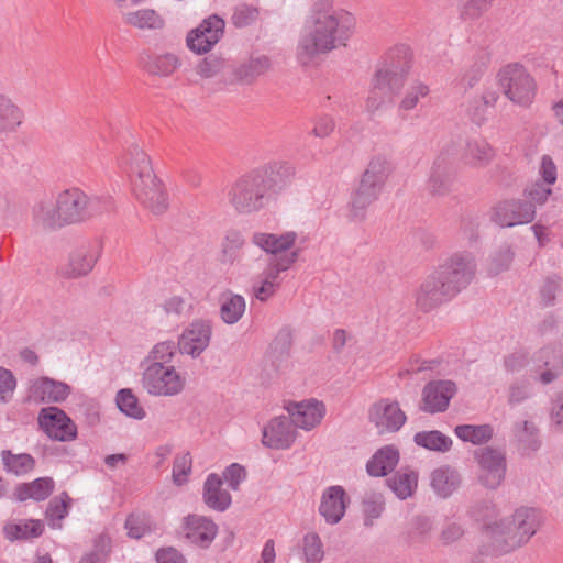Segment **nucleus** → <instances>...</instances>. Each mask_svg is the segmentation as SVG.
<instances>
[{"label": "nucleus", "mask_w": 563, "mask_h": 563, "mask_svg": "<svg viewBox=\"0 0 563 563\" xmlns=\"http://www.w3.org/2000/svg\"><path fill=\"white\" fill-rule=\"evenodd\" d=\"M211 333L212 329L209 321L194 320L178 339L179 352L191 357H198L209 346Z\"/></svg>", "instance_id": "aec40b11"}, {"label": "nucleus", "mask_w": 563, "mask_h": 563, "mask_svg": "<svg viewBox=\"0 0 563 563\" xmlns=\"http://www.w3.org/2000/svg\"><path fill=\"white\" fill-rule=\"evenodd\" d=\"M552 194V189L550 186L544 183L536 181L530 186L525 188L523 195L527 199H529V203H531L534 208L536 205H543L547 202L549 196Z\"/></svg>", "instance_id": "bf43d9fd"}, {"label": "nucleus", "mask_w": 563, "mask_h": 563, "mask_svg": "<svg viewBox=\"0 0 563 563\" xmlns=\"http://www.w3.org/2000/svg\"><path fill=\"white\" fill-rule=\"evenodd\" d=\"M455 295L440 275L434 271L420 285L416 292V305L423 311L428 312L442 303L451 300Z\"/></svg>", "instance_id": "dca6fc26"}, {"label": "nucleus", "mask_w": 563, "mask_h": 563, "mask_svg": "<svg viewBox=\"0 0 563 563\" xmlns=\"http://www.w3.org/2000/svg\"><path fill=\"white\" fill-rule=\"evenodd\" d=\"M37 420L41 429L53 440L67 442L77 435L76 424L57 407L41 409Z\"/></svg>", "instance_id": "ddd939ff"}, {"label": "nucleus", "mask_w": 563, "mask_h": 563, "mask_svg": "<svg viewBox=\"0 0 563 563\" xmlns=\"http://www.w3.org/2000/svg\"><path fill=\"white\" fill-rule=\"evenodd\" d=\"M384 511V503L380 497L372 496L363 501V512L365 516L364 525L369 528L373 520L380 517Z\"/></svg>", "instance_id": "680f3d73"}, {"label": "nucleus", "mask_w": 563, "mask_h": 563, "mask_svg": "<svg viewBox=\"0 0 563 563\" xmlns=\"http://www.w3.org/2000/svg\"><path fill=\"white\" fill-rule=\"evenodd\" d=\"M494 0H459V16L464 22H474L492 7Z\"/></svg>", "instance_id": "de8ad7c7"}, {"label": "nucleus", "mask_w": 563, "mask_h": 563, "mask_svg": "<svg viewBox=\"0 0 563 563\" xmlns=\"http://www.w3.org/2000/svg\"><path fill=\"white\" fill-rule=\"evenodd\" d=\"M296 239L297 234L295 232H286L282 235L264 232L253 234L252 242L267 254H271L266 260V267L258 278L267 279V282L279 287L277 282L279 274L289 269L298 258V251L284 254L285 251L292 247Z\"/></svg>", "instance_id": "39448f33"}, {"label": "nucleus", "mask_w": 563, "mask_h": 563, "mask_svg": "<svg viewBox=\"0 0 563 563\" xmlns=\"http://www.w3.org/2000/svg\"><path fill=\"white\" fill-rule=\"evenodd\" d=\"M185 531L191 543L207 549L218 533V526L210 518L194 514L185 518Z\"/></svg>", "instance_id": "393cba45"}, {"label": "nucleus", "mask_w": 563, "mask_h": 563, "mask_svg": "<svg viewBox=\"0 0 563 563\" xmlns=\"http://www.w3.org/2000/svg\"><path fill=\"white\" fill-rule=\"evenodd\" d=\"M295 439L296 428L287 416L271 419L263 429L262 443L269 449H288Z\"/></svg>", "instance_id": "4be33fe9"}, {"label": "nucleus", "mask_w": 563, "mask_h": 563, "mask_svg": "<svg viewBox=\"0 0 563 563\" xmlns=\"http://www.w3.org/2000/svg\"><path fill=\"white\" fill-rule=\"evenodd\" d=\"M515 437L525 452H533L539 448L538 429L532 422L517 423L514 429Z\"/></svg>", "instance_id": "8fccbe9b"}, {"label": "nucleus", "mask_w": 563, "mask_h": 563, "mask_svg": "<svg viewBox=\"0 0 563 563\" xmlns=\"http://www.w3.org/2000/svg\"><path fill=\"white\" fill-rule=\"evenodd\" d=\"M514 253L509 245H503L492 257L488 272L492 275H498L506 271L512 262Z\"/></svg>", "instance_id": "4d7b16f0"}, {"label": "nucleus", "mask_w": 563, "mask_h": 563, "mask_svg": "<svg viewBox=\"0 0 563 563\" xmlns=\"http://www.w3.org/2000/svg\"><path fill=\"white\" fill-rule=\"evenodd\" d=\"M517 525V536H512V544H525L540 527L539 512L533 508L521 507L511 516Z\"/></svg>", "instance_id": "c85d7f7f"}, {"label": "nucleus", "mask_w": 563, "mask_h": 563, "mask_svg": "<svg viewBox=\"0 0 563 563\" xmlns=\"http://www.w3.org/2000/svg\"><path fill=\"white\" fill-rule=\"evenodd\" d=\"M118 408L129 417L134 419H142L145 411L139 405L137 398L133 395L131 389H121L117 395Z\"/></svg>", "instance_id": "3c124183"}, {"label": "nucleus", "mask_w": 563, "mask_h": 563, "mask_svg": "<svg viewBox=\"0 0 563 563\" xmlns=\"http://www.w3.org/2000/svg\"><path fill=\"white\" fill-rule=\"evenodd\" d=\"M486 534L492 540L493 551L495 553H507L522 544H512V536H517V525H514V519L506 518L499 522L486 523Z\"/></svg>", "instance_id": "a878e982"}, {"label": "nucleus", "mask_w": 563, "mask_h": 563, "mask_svg": "<svg viewBox=\"0 0 563 563\" xmlns=\"http://www.w3.org/2000/svg\"><path fill=\"white\" fill-rule=\"evenodd\" d=\"M399 81H388L384 77L375 73L373 87L366 100V108L374 113L385 103L391 100L393 96L398 93L401 88L398 87Z\"/></svg>", "instance_id": "2f4dec72"}, {"label": "nucleus", "mask_w": 563, "mask_h": 563, "mask_svg": "<svg viewBox=\"0 0 563 563\" xmlns=\"http://www.w3.org/2000/svg\"><path fill=\"white\" fill-rule=\"evenodd\" d=\"M246 309L243 296L228 290L220 296V318L227 324L239 322Z\"/></svg>", "instance_id": "f704fd0d"}, {"label": "nucleus", "mask_w": 563, "mask_h": 563, "mask_svg": "<svg viewBox=\"0 0 563 563\" xmlns=\"http://www.w3.org/2000/svg\"><path fill=\"white\" fill-rule=\"evenodd\" d=\"M432 530V522L429 518L418 516L412 519L408 538L411 541H424Z\"/></svg>", "instance_id": "052dcab7"}, {"label": "nucleus", "mask_w": 563, "mask_h": 563, "mask_svg": "<svg viewBox=\"0 0 563 563\" xmlns=\"http://www.w3.org/2000/svg\"><path fill=\"white\" fill-rule=\"evenodd\" d=\"M478 463V481L489 489H496L503 483L506 475V456L501 450L485 446L474 452Z\"/></svg>", "instance_id": "9d476101"}, {"label": "nucleus", "mask_w": 563, "mask_h": 563, "mask_svg": "<svg viewBox=\"0 0 563 563\" xmlns=\"http://www.w3.org/2000/svg\"><path fill=\"white\" fill-rule=\"evenodd\" d=\"M456 145L448 143L435 156L426 184L430 196L435 198L445 197L452 191L456 177Z\"/></svg>", "instance_id": "423d86ee"}, {"label": "nucleus", "mask_w": 563, "mask_h": 563, "mask_svg": "<svg viewBox=\"0 0 563 563\" xmlns=\"http://www.w3.org/2000/svg\"><path fill=\"white\" fill-rule=\"evenodd\" d=\"M224 67V60L216 55H209L198 63L196 73L201 78H212L217 76Z\"/></svg>", "instance_id": "13d9d810"}, {"label": "nucleus", "mask_w": 563, "mask_h": 563, "mask_svg": "<svg viewBox=\"0 0 563 563\" xmlns=\"http://www.w3.org/2000/svg\"><path fill=\"white\" fill-rule=\"evenodd\" d=\"M109 197L89 195L77 186L59 190L54 200H37L31 210L32 225L41 233H55L66 227L78 225L110 212Z\"/></svg>", "instance_id": "f257e3e1"}, {"label": "nucleus", "mask_w": 563, "mask_h": 563, "mask_svg": "<svg viewBox=\"0 0 563 563\" xmlns=\"http://www.w3.org/2000/svg\"><path fill=\"white\" fill-rule=\"evenodd\" d=\"M54 488V481L51 477H41L29 484H21L15 488L14 495L18 500L24 501L29 498L41 501L46 499Z\"/></svg>", "instance_id": "ea45409f"}, {"label": "nucleus", "mask_w": 563, "mask_h": 563, "mask_svg": "<svg viewBox=\"0 0 563 563\" xmlns=\"http://www.w3.org/2000/svg\"><path fill=\"white\" fill-rule=\"evenodd\" d=\"M125 163L136 199L154 214L164 213L168 208V198L163 183L153 170L150 156L139 144H132Z\"/></svg>", "instance_id": "20e7f679"}, {"label": "nucleus", "mask_w": 563, "mask_h": 563, "mask_svg": "<svg viewBox=\"0 0 563 563\" xmlns=\"http://www.w3.org/2000/svg\"><path fill=\"white\" fill-rule=\"evenodd\" d=\"M435 271L444 285H448L456 296L473 279L476 264L470 253L457 252L448 257Z\"/></svg>", "instance_id": "1a4fd4ad"}, {"label": "nucleus", "mask_w": 563, "mask_h": 563, "mask_svg": "<svg viewBox=\"0 0 563 563\" xmlns=\"http://www.w3.org/2000/svg\"><path fill=\"white\" fill-rule=\"evenodd\" d=\"M415 442L419 446L439 452H446L452 446V440L438 430L417 432Z\"/></svg>", "instance_id": "c03bdc74"}, {"label": "nucleus", "mask_w": 563, "mask_h": 563, "mask_svg": "<svg viewBox=\"0 0 563 563\" xmlns=\"http://www.w3.org/2000/svg\"><path fill=\"white\" fill-rule=\"evenodd\" d=\"M563 373V357L552 346H544L532 355V377L542 385L553 383Z\"/></svg>", "instance_id": "6ab92c4d"}, {"label": "nucleus", "mask_w": 563, "mask_h": 563, "mask_svg": "<svg viewBox=\"0 0 563 563\" xmlns=\"http://www.w3.org/2000/svg\"><path fill=\"white\" fill-rule=\"evenodd\" d=\"M349 503L350 498L342 486H330L321 496L319 514L327 523L336 525L344 517Z\"/></svg>", "instance_id": "5701e85b"}, {"label": "nucleus", "mask_w": 563, "mask_h": 563, "mask_svg": "<svg viewBox=\"0 0 563 563\" xmlns=\"http://www.w3.org/2000/svg\"><path fill=\"white\" fill-rule=\"evenodd\" d=\"M142 68L152 76L167 78L181 66L180 58L173 53H144L140 59Z\"/></svg>", "instance_id": "cd10ccee"}, {"label": "nucleus", "mask_w": 563, "mask_h": 563, "mask_svg": "<svg viewBox=\"0 0 563 563\" xmlns=\"http://www.w3.org/2000/svg\"><path fill=\"white\" fill-rule=\"evenodd\" d=\"M368 418L380 434L398 431L407 420L398 401L389 399H380L373 404L368 411Z\"/></svg>", "instance_id": "f3484780"}, {"label": "nucleus", "mask_w": 563, "mask_h": 563, "mask_svg": "<svg viewBox=\"0 0 563 563\" xmlns=\"http://www.w3.org/2000/svg\"><path fill=\"white\" fill-rule=\"evenodd\" d=\"M62 498H53L46 509V517L54 520H62L67 515L68 503L70 498L67 493L62 494Z\"/></svg>", "instance_id": "69168bd1"}, {"label": "nucleus", "mask_w": 563, "mask_h": 563, "mask_svg": "<svg viewBox=\"0 0 563 563\" xmlns=\"http://www.w3.org/2000/svg\"><path fill=\"white\" fill-rule=\"evenodd\" d=\"M44 531V526L40 520L21 521L19 523H9L4 527V532L10 540H26L40 537Z\"/></svg>", "instance_id": "37998d69"}, {"label": "nucleus", "mask_w": 563, "mask_h": 563, "mask_svg": "<svg viewBox=\"0 0 563 563\" xmlns=\"http://www.w3.org/2000/svg\"><path fill=\"white\" fill-rule=\"evenodd\" d=\"M203 501L217 511L227 510L232 503L230 493L222 488V479L217 474H210L205 482Z\"/></svg>", "instance_id": "473e14b6"}, {"label": "nucleus", "mask_w": 563, "mask_h": 563, "mask_svg": "<svg viewBox=\"0 0 563 563\" xmlns=\"http://www.w3.org/2000/svg\"><path fill=\"white\" fill-rule=\"evenodd\" d=\"M494 156V148L486 140L481 137L467 140L462 153L464 164L475 168L487 166Z\"/></svg>", "instance_id": "7c9ffc66"}, {"label": "nucleus", "mask_w": 563, "mask_h": 563, "mask_svg": "<svg viewBox=\"0 0 563 563\" xmlns=\"http://www.w3.org/2000/svg\"><path fill=\"white\" fill-rule=\"evenodd\" d=\"M464 528L459 522H448L440 534V540L444 545L459 541L464 536Z\"/></svg>", "instance_id": "774afa93"}, {"label": "nucleus", "mask_w": 563, "mask_h": 563, "mask_svg": "<svg viewBox=\"0 0 563 563\" xmlns=\"http://www.w3.org/2000/svg\"><path fill=\"white\" fill-rule=\"evenodd\" d=\"M258 11L255 8L242 4L235 8L232 15L233 24L238 27H243L257 19Z\"/></svg>", "instance_id": "0e129e2a"}, {"label": "nucleus", "mask_w": 563, "mask_h": 563, "mask_svg": "<svg viewBox=\"0 0 563 563\" xmlns=\"http://www.w3.org/2000/svg\"><path fill=\"white\" fill-rule=\"evenodd\" d=\"M16 387V379L11 371L0 366V402H8Z\"/></svg>", "instance_id": "e2e57ef3"}, {"label": "nucleus", "mask_w": 563, "mask_h": 563, "mask_svg": "<svg viewBox=\"0 0 563 563\" xmlns=\"http://www.w3.org/2000/svg\"><path fill=\"white\" fill-rule=\"evenodd\" d=\"M498 80L505 96L514 103L528 107L533 101L537 84L522 65H506L498 73Z\"/></svg>", "instance_id": "0eeeda50"}, {"label": "nucleus", "mask_w": 563, "mask_h": 563, "mask_svg": "<svg viewBox=\"0 0 563 563\" xmlns=\"http://www.w3.org/2000/svg\"><path fill=\"white\" fill-rule=\"evenodd\" d=\"M271 66L272 63L267 56H252L233 69V79L241 85H253L258 77L271 69Z\"/></svg>", "instance_id": "c756f323"}, {"label": "nucleus", "mask_w": 563, "mask_h": 563, "mask_svg": "<svg viewBox=\"0 0 563 563\" xmlns=\"http://www.w3.org/2000/svg\"><path fill=\"white\" fill-rule=\"evenodd\" d=\"M142 385L150 395L170 397L184 390L186 378L173 365L150 363L143 371Z\"/></svg>", "instance_id": "6e6552de"}, {"label": "nucleus", "mask_w": 563, "mask_h": 563, "mask_svg": "<svg viewBox=\"0 0 563 563\" xmlns=\"http://www.w3.org/2000/svg\"><path fill=\"white\" fill-rule=\"evenodd\" d=\"M192 459L189 452L178 455L174 460L173 481L180 486L187 482V477L191 472Z\"/></svg>", "instance_id": "6e6d98bb"}, {"label": "nucleus", "mask_w": 563, "mask_h": 563, "mask_svg": "<svg viewBox=\"0 0 563 563\" xmlns=\"http://www.w3.org/2000/svg\"><path fill=\"white\" fill-rule=\"evenodd\" d=\"M455 393L456 386L452 380L430 382L422 390L420 409L429 413L443 412Z\"/></svg>", "instance_id": "412c9836"}, {"label": "nucleus", "mask_w": 563, "mask_h": 563, "mask_svg": "<svg viewBox=\"0 0 563 563\" xmlns=\"http://www.w3.org/2000/svg\"><path fill=\"white\" fill-rule=\"evenodd\" d=\"M312 26L300 40L298 59L308 65L316 56L345 46L354 26V16L344 10H334L332 0H318L313 4Z\"/></svg>", "instance_id": "f03ea898"}, {"label": "nucleus", "mask_w": 563, "mask_h": 563, "mask_svg": "<svg viewBox=\"0 0 563 563\" xmlns=\"http://www.w3.org/2000/svg\"><path fill=\"white\" fill-rule=\"evenodd\" d=\"M418 476L413 471L397 472L387 483L391 490L401 499L411 496L417 487Z\"/></svg>", "instance_id": "a18cd8bd"}, {"label": "nucleus", "mask_w": 563, "mask_h": 563, "mask_svg": "<svg viewBox=\"0 0 563 563\" xmlns=\"http://www.w3.org/2000/svg\"><path fill=\"white\" fill-rule=\"evenodd\" d=\"M70 394V387L63 382L43 377L30 388V398L36 402H62Z\"/></svg>", "instance_id": "bb28decb"}, {"label": "nucleus", "mask_w": 563, "mask_h": 563, "mask_svg": "<svg viewBox=\"0 0 563 563\" xmlns=\"http://www.w3.org/2000/svg\"><path fill=\"white\" fill-rule=\"evenodd\" d=\"M294 174L292 166L282 162L252 170L233 183L228 192L229 203L242 214L258 211L288 186Z\"/></svg>", "instance_id": "7ed1b4c3"}, {"label": "nucleus", "mask_w": 563, "mask_h": 563, "mask_svg": "<svg viewBox=\"0 0 563 563\" xmlns=\"http://www.w3.org/2000/svg\"><path fill=\"white\" fill-rule=\"evenodd\" d=\"M411 59L412 54L408 46H395L387 53L383 64L376 70V74L390 82L399 81L398 87L402 88L411 67Z\"/></svg>", "instance_id": "a211bd4d"}, {"label": "nucleus", "mask_w": 563, "mask_h": 563, "mask_svg": "<svg viewBox=\"0 0 563 563\" xmlns=\"http://www.w3.org/2000/svg\"><path fill=\"white\" fill-rule=\"evenodd\" d=\"M178 345L174 341H163L153 346L148 353L145 363H161L168 365L176 354Z\"/></svg>", "instance_id": "603ef678"}, {"label": "nucleus", "mask_w": 563, "mask_h": 563, "mask_svg": "<svg viewBox=\"0 0 563 563\" xmlns=\"http://www.w3.org/2000/svg\"><path fill=\"white\" fill-rule=\"evenodd\" d=\"M225 22L217 14H212L186 36L187 47L196 54H206L220 41L224 33Z\"/></svg>", "instance_id": "9b49d317"}, {"label": "nucleus", "mask_w": 563, "mask_h": 563, "mask_svg": "<svg viewBox=\"0 0 563 563\" xmlns=\"http://www.w3.org/2000/svg\"><path fill=\"white\" fill-rule=\"evenodd\" d=\"M461 478L459 473L450 466L437 468L431 474V486L435 493L446 498L459 487Z\"/></svg>", "instance_id": "4c0bfd02"}, {"label": "nucleus", "mask_w": 563, "mask_h": 563, "mask_svg": "<svg viewBox=\"0 0 563 563\" xmlns=\"http://www.w3.org/2000/svg\"><path fill=\"white\" fill-rule=\"evenodd\" d=\"M456 437L463 442H471L474 445H482L487 443L494 434V429L490 424H460L454 429Z\"/></svg>", "instance_id": "a19ab883"}, {"label": "nucleus", "mask_w": 563, "mask_h": 563, "mask_svg": "<svg viewBox=\"0 0 563 563\" xmlns=\"http://www.w3.org/2000/svg\"><path fill=\"white\" fill-rule=\"evenodd\" d=\"M101 255V245H81L69 253L68 262L58 269V274L68 279L87 276Z\"/></svg>", "instance_id": "4468645a"}, {"label": "nucleus", "mask_w": 563, "mask_h": 563, "mask_svg": "<svg viewBox=\"0 0 563 563\" xmlns=\"http://www.w3.org/2000/svg\"><path fill=\"white\" fill-rule=\"evenodd\" d=\"M391 172V162L384 155H376L367 164L362 175V179L383 190V187Z\"/></svg>", "instance_id": "58836bf2"}, {"label": "nucleus", "mask_w": 563, "mask_h": 563, "mask_svg": "<svg viewBox=\"0 0 563 563\" xmlns=\"http://www.w3.org/2000/svg\"><path fill=\"white\" fill-rule=\"evenodd\" d=\"M1 456L7 471L16 475L26 474L35 465L34 459L26 453L13 454L11 451L4 450Z\"/></svg>", "instance_id": "09e8293b"}, {"label": "nucleus", "mask_w": 563, "mask_h": 563, "mask_svg": "<svg viewBox=\"0 0 563 563\" xmlns=\"http://www.w3.org/2000/svg\"><path fill=\"white\" fill-rule=\"evenodd\" d=\"M382 189L361 178L360 185L351 199V213L355 219H363L365 210L377 200Z\"/></svg>", "instance_id": "72a5a7b5"}, {"label": "nucleus", "mask_w": 563, "mask_h": 563, "mask_svg": "<svg viewBox=\"0 0 563 563\" xmlns=\"http://www.w3.org/2000/svg\"><path fill=\"white\" fill-rule=\"evenodd\" d=\"M303 553L307 563H319L323 559V544L316 532H309L305 536Z\"/></svg>", "instance_id": "864d4df0"}, {"label": "nucleus", "mask_w": 563, "mask_h": 563, "mask_svg": "<svg viewBox=\"0 0 563 563\" xmlns=\"http://www.w3.org/2000/svg\"><path fill=\"white\" fill-rule=\"evenodd\" d=\"M398 460V450L394 446H385L378 450L367 462V473L371 476H385L394 470Z\"/></svg>", "instance_id": "c9c22d12"}, {"label": "nucleus", "mask_w": 563, "mask_h": 563, "mask_svg": "<svg viewBox=\"0 0 563 563\" xmlns=\"http://www.w3.org/2000/svg\"><path fill=\"white\" fill-rule=\"evenodd\" d=\"M23 112L13 100L0 92V133H12L22 124Z\"/></svg>", "instance_id": "e433bc0d"}, {"label": "nucleus", "mask_w": 563, "mask_h": 563, "mask_svg": "<svg viewBox=\"0 0 563 563\" xmlns=\"http://www.w3.org/2000/svg\"><path fill=\"white\" fill-rule=\"evenodd\" d=\"M429 87L422 82L412 84L406 91L404 98L399 103V109L404 111L412 110L417 107L421 98H426L429 95Z\"/></svg>", "instance_id": "5fc2aeb1"}, {"label": "nucleus", "mask_w": 563, "mask_h": 563, "mask_svg": "<svg viewBox=\"0 0 563 563\" xmlns=\"http://www.w3.org/2000/svg\"><path fill=\"white\" fill-rule=\"evenodd\" d=\"M291 336L280 332L271 343L262 362L263 374L274 378L287 372L290 365Z\"/></svg>", "instance_id": "2eb2a0df"}, {"label": "nucleus", "mask_w": 563, "mask_h": 563, "mask_svg": "<svg viewBox=\"0 0 563 563\" xmlns=\"http://www.w3.org/2000/svg\"><path fill=\"white\" fill-rule=\"evenodd\" d=\"M289 419L295 428L311 430L324 416V406L317 400L289 402L286 407Z\"/></svg>", "instance_id": "b1692460"}, {"label": "nucleus", "mask_w": 563, "mask_h": 563, "mask_svg": "<svg viewBox=\"0 0 563 563\" xmlns=\"http://www.w3.org/2000/svg\"><path fill=\"white\" fill-rule=\"evenodd\" d=\"M534 217V207L520 199L500 201L492 209L490 213L492 221L503 228L530 223Z\"/></svg>", "instance_id": "f8f14e48"}, {"label": "nucleus", "mask_w": 563, "mask_h": 563, "mask_svg": "<svg viewBox=\"0 0 563 563\" xmlns=\"http://www.w3.org/2000/svg\"><path fill=\"white\" fill-rule=\"evenodd\" d=\"M243 245L242 234L235 230L229 231L222 243L219 261L223 265H233L239 260V252Z\"/></svg>", "instance_id": "49530a36"}, {"label": "nucleus", "mask_w": 563, "mask_h": 563, "mask_svg": "<svg viewBox=\"0 0 563 563\" xmlns=\"http://www.w3.org/2000/svg\"><path fill=\"white\" fill-rule=\"evenodd\" d=\"M124 22L128 25L144 30H157L162 29L164 25V20L161 18L156 11L152 9H141L133 12H128L123 16Z\"/></svg>", "instance_id": "79ce46f5"}, {"label": "nucleus", "mask_w": 563, "mask_h": 563, "mask_svg": "<svg viewBox=\"0 0 563 563\" xmlns=\"http://www.w3.org/2000/svg\"><path fill=\"white\" fill-rule=\"evenodd\" d=\"M467 115L473 123L481 126L488 118V107L484 104L479 99L475 98L471 101L467 108Z\"/></svg>", "instance_id": "338daca9"}]
</instances>
